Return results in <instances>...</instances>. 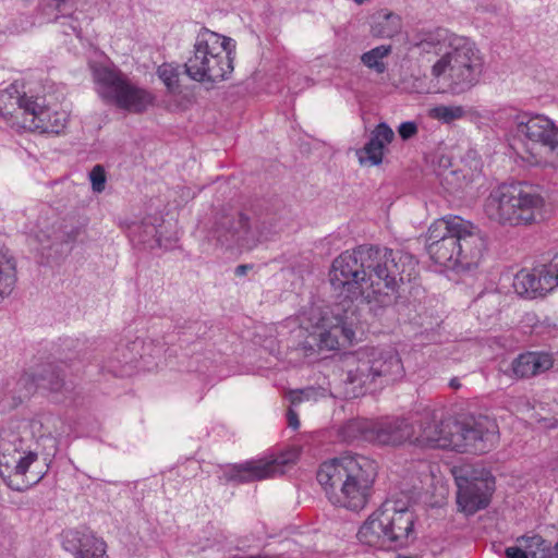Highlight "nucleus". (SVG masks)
<instances>
[{
    "mask_svg": "<svg viewBox=\"0 0 558 558\" xmlns=\"http://www.w3.org/2000/svg\"><path fill=\"white\" fill-rule=\"evenodd\" d=\"M417 266L407 252L388 247L360 245L336 257L329 271V281L348 306L336 304L319 313L315 323L319 348L336 350L340 340L351 343L355 337L356 310L352 301L362 298L369 311L379 316L399 299V288L411 280Z\"/></svg>",
    "mask_w": 558,
    "mask_h": 558,
    "instance_id": "obj_1",
    "label": "nucleus"
},
{
    "mask_svg": "<svg viewBox=\"0 0 558 558\" xmlns=\"http://www.w3.org/2000/svg\"><path fill=\"white\" fill-rule=\"evenodd\" d=\"M376 476L375 461L352 452L325 461L317 471L330 502L354 511L368 504Z\"/></svg>",
    "mask_w": 558,
    "mask_h": 558,
    "instance_id": "obj_2",
    "label": "nucleus"
},
{
    "mask_svg": "<svg viewBox=\"0 0 558 558\" xmlns=\"http://www.w3.org/2000/svg\"><path fill=\"white\" fill-rule=\"evenodd\" d=\"M342 364L345 399L359 398L373 385L392 383L404 374L401 359L393 350L350 353L343 356Z\"/></svg>",
    "mask_w": 558,
    "mask_h": 558,
    "instance_id": "obj_3",
    "label": "nucleus"
},
{
    "mask_svg": "<svg viewBox=\"0 0 558 558\" xmlns=\"http://www.w3.org/2000/svg\"><path fill=\"white\" fill-rule=\"evenodd\" d=\"M415 513L399 501H385L360 527L361 544L381 550H397L414 538Z\"/></svg>",
    "mask_w": 558,
    "mask_h": 558,
    "instance_id": "obj_4",
    "label": "nucleus"
},
{
    "mask_svg": "<svg viewBox=\"0 0 558 558\" xmlns=\"http://www.w3.org/2000/svg\"><path fill=\"white\" fill-rule=\"evenodd\" d=\"M544 197L531 185L501 184L485 199L486 216L502 226H530L543 218Z\"/></svg>",
    "mask_w": 558,
    "mask_h": 558,
    "instance_id": "obj_5",
    "label": "nucleus"
},
{
    "mask_svg": "<svg viewBox=\"0 0 558 558\" xmlns=\"http://www.w3.org/2000/svg\"><path fill=\"white\" fill-rule=\"evenodd\" d=\"M234 48L231 38L203 28L197 34L193 56L184 63L186 75L211 86L229 80L234 69Z\"/></svg>",
    "mask_w": 558,
    "mask_h": 558,
    "instance_id": "obj_6",
    "label": "nucleus"
},
{
    "mask_svg": "<svg viewBox=\"0 0 558 558\" xmlns=\"http://www.w3.org/2000/svg\"><path fill=\"white\" fill-rule=\"evenodd\" d=\"M510 121V131L514 138L523 144L530 154V161L558 167V128L542 114L504 110Z\"/></svg>",
    "mask_w": 558,
    "mask_h": 558,
    "instance_id": "obj_7",
    "label": "nucleus"
},
{
    "mask_svg": "<svg viewBox=\"0 0 558 558\" xmlns=\"http://www.w3.org/2000/svg\"><path fill=\"white\" fill-rule=\"evenodd\" d=\"M432 66V75L447 82L448 89L456 95L463 94L474 87L483 71V60L474 43L459 37Z\"/></svg>",
    "mask_w": 558,
    "mask_h": 558,
    "instance_id": "obj_8",
    "label": "nucleus"
},
{
    "mask_svg": "<svg viewBox=\"0 0 558 558\" xmlns=\"http://www.w3.org/2000/svg\"><path fill=\"white\" fill-rule=\"evenodd\" d=\"M93 75L99 97L108 105L132 113H142L153 105L154 96L114 65L94 66Z\"/></svg>",
    "mask_w": 558,
    "mask_h": 558,
    "instance_id": "obj_9",
    "label": "nucleus"
},
{
    "mask_svg": "<svg viewBox=\"0 0 558 558\" xmlns=\"http://www.w3.org/2000/svg\"><path fill=\"white\" fill-rule=\"evenodd\" d=\"M264 230V223L253 213H220L216 216L209 234L221 245L251 250L260 242Z\"/></svg>",
    "mask_w": 558,
    "mask_h": 558,
    "instance_id": "obj_10",
    "label": "nucleus"
},
{
    "mask_svg": "<svg viewBox=\"0 0 558 558\" xmlns=\"http://www.w3.org/2000/svg\"><path fill=\"white\" fill-rule=\"evenodd\" d=\"M448 426L452 430V450L459 452L485 453L499 438L496 421L486 415L454 420Z\"/></svg>",
    "mask_w": 558,
    "mask_h": 558,
    "instance_id": "obj_11",
    "label": "nucleus"
},
{
    "mask_svg": "<svg viewBox=\"0 0 558 558\" xmlns=\"http://www.w3.org/2000/svg\"><path fill=\"white\" fill-rule=\"evenodd\" d=\"M457 502L468 514L486 508L495 490V477L485 469L463 468L454 475Z\"/></svg>",
    "mask_w": 558,
    "mask_h": 558,
    "instance_id": "obj_12",
    "label": "nucleus"
},
{
    "mask_svg": "<svg viewBox=\"0 0 558 558\" xmlns=\"http://www.w3.org/2000/svg\"><path fill=\"white\" fill-rule=\"evenodd\" d=\"M456 216H448L434 221L426 234V250L430 258L447 268H457V234L453 230Z\"/></svg>",
    "mask_w": 558,
    "mask_h": 558,
    "instance_id": "obj_13",
    "label": "nucleus"
},
{
    "mask_svg": "<svg viewBox=\"0 0 558 558\" xmlns=\"http://www.w3.org/2000/svg\"><path fill=\"white\" fill-rule=\"evenodd\" d=\"M452 228L458 238L457 254H459V260H457V268L470 270L476 267L485 251V239L480 229L459 216H456Z\"/></svg>",
    "mask_w": 558,
    "mask_h": 558,
    "instance_id": "obj_14",
    "label": "nucleus"
},
{
    "mask_svg": "<svg viewBox=\"0 0 558 558\" xmlns=\"http://www.w3.org/2000/svg\"><path fill=\"white\" fill-rule=\"evenodd\" d=\"M289 460L283 456L250 460L231 464L223 473L227 482L238 484L251 483L282 474Z\"/></svg>",
    "mask_w": 558,
    "mask_h": 558,
    "instance_id": "obj_15",
    "label": "nucleus"
},
{
    "mask_svg": "<svg viewBox=\"0 0 558 558\" xmlns=\"http://www.w3.org/2000/svg\"><path fill=\"white\" fill-rule=\"evenodd\" d=\"M452 418H437L435 412L425 413L420 423V432L414 434L413 444L421 447L452 450V430L448 425Z\"/></svg>",
    "mask_w": 558,
    "mask_h": 558,
    "instance_id": "obj_16",
    "label": "nucleus"
},
{
    "mask_svg": "<svg viewBox=\"0 0 558 558\" xmlns=\"http://www.w3.org/2000/svg\"><path fill=\"white\" fill-rule=\"evenodd\" d=\"M29 114L21 120L22 131H38L40 133H61L68 122L64 111H51L46 105L45 98L36 96Z\"/></svg>",
    "mask_w": 558,
    "mask_h": 558,
    "instance_id": "obj_17",
    "label": "nucleus"
},
{
    "mask_svg": "<svg viewBox=\"0 0 558 558\" xmlns=\"http://www.w3.org/2000/svg\"><path fill=\"white\" fill-rule=\"evenodd\" d=\"M36 96H28L22 93L16 84L0 90V117L4 122L16 131H22L21 120L29 114Z\"/></svg>",
    "mask_w": 558,
    "mask_h": 558,
    "instance_id": "obj_18",
    "label": "nucleus"
},
{
    "mask_svg": "<svg viewBox=\"0 0 558 558\" xmlns=\"http://www.w3.org/2000/svg\"><path fill=\"white\" fill-rule=\"evenodd\" d=\"M551 354L546 352H525L519 354L508 365L501 364L499 373L510 379L519 380L537 376L553 367Z\"/></svg>",
    "mask_w": 558,
    "mask_h": 558,
    "instance_id": "obj_19",
    "label": "nucleus"
},
{
    "mask_svg": "<svg viewBox=\"0 0 558 558\" xmlns=\"http://www.w3.org/2000/svg\"><path fill=\"white\" fill-rule=\"evenodd\" d=\"M415 429L405 418L392 417L375 423L365 434V438L380 445L398 446L413 442Z\"/></svg>",
    "mask_w": 558,
    "mask_h": 558,
    "instance_id": "obj_20",
    "label": "nucleus"
},
{
    "mask_svg": "<svg viewBox=\"0 0 558 558\" xmlns=\"http://www.w3.org/2000/svg\"><path fill=\"white\" fill-rule=\"evenodd\" d=\"M557 282L548 274L546 265L520 270L513 279V288L520 295L536 298L553 291Z\"/></svg>",
    "mask_w": 558,
    "mask_h": 558,
    "instance_id": "obj_21",
    "label": "nucleus"
},
{
    "mask_svg": "<svg viewBox=\"0 0 558 558\" xmlns=\"http://www.w3.org/2000/svg\"><path fill=\"white\" fill-rule=\"evenodd\" d=\"M395 133L385 122L376 125L371 134L369 141L363 148L356 150V156L361 165L378 166L383 162L384 150L392 142Z\"/></svg>",
    "mask_w": 558,
    "mask_h": 558,
    "instance_id": "obj_22",
    "label": "nucleus"
},
{
    "mask_svg": "<svg viewBox=\"0 0 558 558\" xmlns=\"http://www.w3.org/2000/svg\"><path fill=\"white\" fill-rule=\"evenodd\" d=\"M17 385L23 387V396L27 397L32 395L37 387H44L54 392L61 391L64 386V380L59 366L49 363L37 374L24 373L20 377Z\"/></svg>",
    "mask_w": 558,
    "mask_h": 558,
    "instance_id": "obj_23",
    "label": "nucleus"
},
{
    "mask_svg": "<svg viewBox=\"0 0 558 558\" xmlns=\"http://www.w3.org/2000/svg\"><path fill=\"white\" fill-rule=\"evenodd\" d=\"M37 458L38 456L34 451H28L25 456L19 454L17 458L0 452V475L9 487L21 492L27 487V484H21L15 480L24 476Z\"/></svg>",
    "mask_w": 558,
    "mask_h": 558,
    "instance_id": "obj_24",
    "label": "nucleus"
},
{
    "mask_svg": "<svg viewBox=\"0 0 558 558\" xmlns=\"http://www.w3.org/2000/svg\"><path fill=\"white\" fill-rule=\"evenodd\" d=\"M459 38L448 29L437 27L430 31L418 33L414 37L413 45L425 53L445 54L453 46L454 39Z\"/></svg>",
    "mask_w": 558,
    "mask_h": 558,
    "instance_id": "obj_25",
    "label": "nucleus"
},
{
    "mask_svg": "<svg viewBox=\"0 0 558 558\" xmlns=\"http://www.w3.org/2000/svg\"><path fill=\"white\" fill-rule=\"evenodd\" d=\"M75 550V558H104L106 543L88 530L72 531L69 534Z\"/></svg>",
    "mask_w": 558,
    "mask_h": 558,
    "instance_id": "obj_26",
    "label": "nucleus"
},
{
    "mask_svg": "<svg viewBox=\"0 0 558 558\" xmlns=\"http://www.w3.org/2000/svg\"><path fill=\"white\" fill-rule=\"evenodd\" d=\"M17 280L16 262L9 248L0 245V295H9Z\"/></svg>",
    "mask_w": 558,
    "mask_h": 558,
    "instance_id": "obj_27",
    "label": "nucleus"
},
{
    "mask_svg": "<svg viewBox=\"0 0 558 558\" xmlns=\"http://www.w3.org/2000/svg\"><path fill=\"white\" fill-rule=\"evenodd\" d=\"M401 28L400 17L391 12L378 14L372 24V34L376 37L391 38Z\"/></svg>",
    "mask_w": 558,
    "mask_h": 558,
    "instance_id": "obj_28",
    "label": "nucleus"
},
{
    "mask_svg": "<svg viewBox=\"0 0 558 558\" xmlns=\"http://www.w3.org/2000/svg\"><path fill=\"white\" fill-rule=\"evenodd\" d=\"M129 236L132 241L138 244H147L149 247H154L153 242L160 245V239L157 238V228L149 221L133 222L129 227Z\"/></svg>",
    "mask_w": 558,
    "mask_h": 558,
    "instance_id": "obj_29",
    "label": "nucleus"
},
{
    "mask_svg": "<svg viewBox=\"0 0 558 558\" xmlns=\"http://www.w3.org/2000/svg\"><path fill=\"white\" fill-rule=\"evenodd\" d=\"M157 75L171 94L180 92V66L174 63H162L157 69Z\"/></svg>",
    "mask_w": 558,
    "mask_h": 558,
    "instance_id": "obj_30",
    "label": "nucleus"
},
{
    "mask_svg": "<svg viewBox=\"0 0 558 558\" xmlns=\"http://www.w3.org/2000/svg\"><path fill=\"white\" fill-rule=\"evenodd\" d=\"M391 52V46H378L371 49L367 52H364L361 57V61L363 64L369 69L375 70L377 73L381 74L386 71V64L383 59L386 58Z\"/></svg>",
    "mask_w": 558,
    "mask_h": 558,
    "instance_id": "obj_31",
    "label": "nucleus"
},
{
    "mask_svg": "<svg viewBox=\"0 0 558 558\" xmlns=\"http://www.w3.org/2000/svg\"><path fill=\"white\" fill-rule=\"evenodd\" d=\"M144 349V341L135 339L134 341L128 342L126 344L120 345L116 350L114 359L118 363L130 364L137 361V357H142V350Z\"/></svg>",
    "mask_w": 558,
    "mask_h": 558,
    "instance_id": "obj_32",
    "label": "nucleus"
},
{
    "mask_svg": "<svg viewBox=\"0 0 558 558\" xmlns=\"http://www.w3.org/2000/svg\"><path fill=\"white\" fill-rule=\"evenodd\" d=\"M466 110L463 106L440 105L429 111V116L442 123L449 124L456 120L464 118Z\"/></svg>",
    "mask_w": 558,
    "mask_h": 558,
    "instance_id": "obj_33",
    "label": "nucleus"
},
{
    "mask_svg": "<svg viewBox=\"0 0 558 558\" xmlns=\"http://www.w3.org/2000/svg\"><path fill=\"white\" fill-rule=\"evenodd\" d=\"M464 177L453 170L444 171L441 173V184L449 192L454 193L462 187Z\"/></svg>",
    "mask_w": 558,
    "mask_h": 558,
    "instance_id": "obj_34",
    "label": "nucleus"
},
{
    "mask_svg": "<svg viewBox=\"0 0 558 558\" xmlns=\"http://www.w3.org/2000/svg\"><path fill=\"white\" fill-rule=\"evenodd\" d=\"M92 189L96 193H101L106 185V172L102 166L96 165L89 172Z\"/></svg>",
    "mask_w": 558,
    "mask_h": 558,
    "instance_id": "obj_35",
    "label": "nucleus"
},
{
    "mask_svg": "<svg viewBox=\"0 0 558 558\" xmlns=\"http://www.w3.org/2000/svg\"><path fill=\"white\" fill-rule=\"evenodd\" d=\"M398 133L402 140H409L417 133V125L413 121L402 122L398 128Z\"/></svg>",
    "mask_w": 558,
    "mask_h": 558,
    "instance_id": "obj_36",
    "label": "nucleus"
},
{
    "mask_svg": "<svg viewBox=\"0 0 558 558\" xmlns=\"http://www.w3.org/2000/svg\"><path fill=\"white\" fill-rule=\"evenodd\" d=\"M313 393L312 389L306 390H293L289 393V399L292 404L300 403L304 398H308Z\"/></svg>",
    "mask_w": 558,
    "mask_h": 558,
    "instance_id": "obj_37",
    "label": "nucleus"
},
{
    "mask_svg": "<svg viewBox=\"0 0 558 558\" xmlns=\"http://www.w3.org/2000/svg\"><path fill=\"white\" fill-rule=\"evenodd\" d=\"M548 274L557 282L558 287V253L551 258L549 264L546 265Z\"/></svg>",
    "mask_w": 558,
    "mask_h": 558,
    "instance_id": "obj_38",
    "label": "nucleus"
},
{
    "mask_svg": "<svg viewBox=\"0 0 558 558\" xmlns=\"http://www.w3.org/2000/svg\"><path fill=\"white\" fill-rule=\"evenodd\" d=\"M360 429V423L355 421L348 422L347 425L343 427V432L349 438H355V432Z\"/></svg>",
    "mask_w": 558,
    "mask_h": 558,
    "instance_id": "obj_39",
    "label": "nucleus"
},
{
    "mask_svg": "<svg viewBox=\"0 0 558 558\" xmlns=\"http://www.w3.org/2000/svg\"><path fill=\"white\" fill-rule=\"evenodd\" d=\"M506 556L508 558H527V554L520 547H508L506 549Z\"/></svg>",
    "mask_w": 558,
    "mask_h": 558,
    "instance_id": "obj_40",
    "label": "nucleus"
},
{
    "mask_svg": "<svg viewBox=\"0 0 558 558\" xmlns=\"http://www.w3.org/2000/svg\"><path fill=\"white\" fill-rule=\"evenodd\" d=\"M287 418H288V425L291 428H293V429L299 428L300 422H299V418H298V414L293 410L290 409L288 411Z\"/></svg>",
    "mask_w": 558,
    "mask_h": 558,
    "instance_id": "obj_41",
    "label": "nucleus"
},
{
    "mask_svg": "<svg viewBox=\"0 0 558 558\" xmlns=\"http://www.w3.org/2000/svg\"><path fill=\"white\" fill-rule=\"evenodd\" d=\"M68 0H51L48 4L49 7H53L58 11H63V7L66 4Z\"/></svg>",
    "mask_w": 558,
    "mask_h": 558,
    "instance_id": "obj_42",
    "label": "nucleus"
},
{
    "mask_svg": "<svg viewBox=\"0 0 558 558\" xmlns=\"http://www.w3.org/2000/svg\"><path fill=\"white\" fill-rule=\"evenodd\" d=\"M251 268H252L251 265H246V264L239 265V266L235 267L234 272H235L236 276H244V275H246V272Z\"/></svg>",
    "mask_w": 558,
    "mask_h": 558,
    "instance_id": "obj_43",
    "label": "nucleus"
},
{
    "mask_svg": "<svg viewBox=\"0 0 558 558\" xmlns=\"http://www.w3.org/2000/svg\"><path fill=\"white\" fill-rule=\"evenodd\" d=\"M81 232H82L81 228H75L71 232L68 233V239L70 241H75Z\"/></svg>",
    "mask_w": 558,
    "mask_h": 558,
    "instance_id": "obj_44",
    "label": "nucleus"
},
{
    "mask_svg": "<svg viewBox=\"0 0 558 558\" xmlns=\"http://www.w3.org/2000/svg\"><path fill=\"white\" fill-rule=\"evenodd\" d=\"M449 387L452 389H459L461 387V383L459 378L454 377L449 381Z\"/></svg>",
    "mask_w": 558,
    "mask_h": 558,
    "instance_id": "obj_45",
    "label": "nucleus"
},
{
    "mask_svg": "<svg viewBox=\"0 0 558 558\" xmlns=\"http://www.w3.org/2000/svg\"><path fill=\"white\" fill-rule=\"evenodd\" d=\"M532 541L536 544V545H543L545 542L544 539L541 537V536H534L532 537Z\"/></svg>",
    "mask_w": 558,
    "mask_h": 558,
    "instance_id": "obj_46",
    "label": "nucleus"
},
{
    "mask_svg": "<svg viewBox=\"0 0 558 558\" xmlns=\"http://www.w3.org/2000/svg\"><path fill=\"white\" fill-rule=\"evenodd\" d=\"M398 558H416V557H412V556H399Z\"/></svg>",
    "mask_w": 558,
    "mask_h": 558,
    "instance_id": "obj_47",
    "label": "nucleus"
}]
</instances>
